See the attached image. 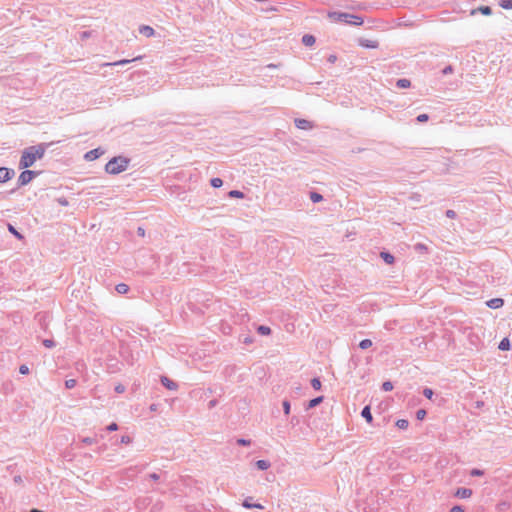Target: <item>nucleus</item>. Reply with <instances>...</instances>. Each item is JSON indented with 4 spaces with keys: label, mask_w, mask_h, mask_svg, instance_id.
Masks as SVG:
<instances>
[{
    "label": "nucleus",
    "mask_w": 512,
    "mask_h": 512,
    "mask_svg": "<svg viewBox=\"0 0 512 512\" xmlns=\"http://www.w3.org/2000/svg\"><path fill=\"white\" fill-rule=\"evenodd\" d=\"M52 143H39L25 148L19 160V169H26L32 167L37 160L44 157L47 148Z\"/></svg>",
    "instance_id": "nucleus-1"
},
{
    "label": "nucleus",
    "mask_w": 512,
    "mask_h": 512,
    "mask_svg": "<svg viewBox=\"0 0 512 512\" xmlns=\"http://www.w3.org/2000/svg\"><path fill=\"white\" fill-rule=\"evenodd\" d=\"M130 159L125 156H115L105 165V172L111 175H118L127 170Z\"/></svg>",
    "instance_id": "nucleus-2"
},
{
    "label": "nucleus",
    "mask_w": 512,
    "mask_h": 512,
    "mask_svg": "<svg viewBox=\"0 0 512 512\" xmlns=\"http://www.w3.org/2000/svg\"><path fill=\"white\" fill-rule=\"evenodd\" d=\"M328 16L336 22H343L353 26H360L363 24V19L360 16L346 12L334 11L330 12Z\"/></svg>",
    "instance_id": "nucleus-3"
},
{
    "label": "nucleus",
    "mask_w": 512,
    "mask_h": 512,
    "mask_svg": "<svg viewBox=\"0 0 512 512\" xmlns=\"http://www.w3.org/2000/svg\"><path fill=\"white\" fill-rule=\"evenodd\" d=\"M40 173V171L29 170L28 168L24 169L17 179L16 189L28 185Z\"/></svg>",
    "instance_id": "nucleus-4"
},
{
    "label": "nucleus",
    "mask_w": 512,
    "mask_h": 512,
    "mask_svg": "<svg viewBox=\"0 0 512 512\" xmlns=\"http://www.w3.org/2000/svg\"><path fill=\"white\" fill-rule=\"evenodd\" d=\"M15 176V170L8 167H0V183H6Z\"/></svg>",
    "instance_id": "nucleus-5"
},
{
    "label": "nucleus",
    "mask_w": 512,
    "mask_h": 512,
    "mask_svg": "<svg viewBox=\"0 0 512 512\" xmlns=\"http://www.w3.org/2000/svg\"><path fill=\"white\" fill-rule=\"evenodd\" d=\"M103 154H104V150H102L100 147L95 148V149H92V150L86 152L84 155V159L86 161H94V160L98 159Z\"/></svg>",
    "instance_id": "nucleus-6"
},
{
    "label": "nucleus",
    "mask_w": 512,
    "mask_h": 512,
    "mask_svg": "<svg viewBox=\"0 0 512 512\" xmlns=\"http://www.w3.org/2000/svg\"><path fill=\"white\" fill-rule=\"evenodd\" d=\"M473 494L472 489L466 487H459L454 493V496L460 499H467Z\"/></svg>",
    "instance_id": "nucleus-7"
},
{
    "label": "nucleus",
    "mask_w": 512,
    "mask_h": 512,
    "mask_svg": "<svg viewBox=\"0 0 512 512\" xmlns=\"http://www.w3.org/2000/svg\"><path fill=\"white\" fill-rule=\"evenodd\" d=\"M358 44L363 47V48H367V49H376L378 48L379 46V43L378 41L376 40H371V39H364V38H360L358 40Z\"/></svg>",
    "instance_id": "nucleus-8"
},
{
    "label": "nucleus",
    "mask_w": 512,
    "mask_h": 512,
    "mask_svg": "<svg viewBox=\"0 0 512 512\" xmlns=\"http://www.w3.org/2000/svg\"><path fill=\"white\" fill-rule=\"evenodd\" d=\"M294 123H295V126L298 128V129H302V130H310L313 128V124L311 121L309 120H306V119H302V118H296L294 120Z\"/></svg>",
    "instance_id": "nucleus-9"
},
{
    "label": "nucleus",
    "mask_w": 512,
    "mask_h": 512,
    "mask_svg": "<svg viewBox=\"0 0 512 512\" xmlns=\"http://www.w3.org/2000/svg\"><path fill=\"white\" fill-rule=\"evenodd\" d=\"M160 382L168 390H177L178 388V384L175 381L168 378L167 376H161Z\"/></svg>",
    "instance_id": "nucleus-10"
},
{
    "label": "nucleus",
    "mask_w": 512,
    "mask_h": 512,
    "mask_svg": "<svg viewBox=\"0 0 512 512\" xmlns=\"http://www.w3.org/2000/svg\"><path fill=\"white\" fill-rule=\"evenodd\" d=\"M486 305L491 309H499L504 305V299L492 298L486 302Z\"/></svg>",
    "instance_id": "nucleus-11"
},
{
    "label": "nucleus",
    "mask_w": 512,
    "mask_h": 512,
    "mask_svg": "<svg viewBox=\"0 0 512 512\" xmlns=\"http://www.w3.org/2000/svg\"><path fill=\"white\" fill-rule=\"evenodd\" d=\"M381 259L388 265H392L395 262V257L389 251L383 250L380 252Z\"/></svg>",
    "instance_id": "nucleus-12"
},
{
    "label": "nucleus",
    "mask_w": 512,
    "mask_h": 512,
    "mask_svg": "<svg viewBox=\"0 0 512 512\" xmlns=\"http://www.w3.org/2000/svg\"><path fill=\"white\" fill-rule=\"evenodd\" d=\"M140 34L146 36V37H152L155 34V30L149 26V25H141L139 27Z\"/></svg>",
    "instance_id": "nucleus-13"
},
{
    "label": "nucleus",
    "mask_w": 512,
    "mask_h": 512,
    "mask_svg": "<svg viewBox=\"0 0 512 512\" xmlns=\"http://www.w3.org/2000/svg\"><path fill=\"white\" fill-rule=\"evenodd\" d=\"M242 505L244 508H247V509H251V508L263 509L264 508L263 505H261L260 503H253L251 497L246 498L243 501Z\"/></svg>",
    "instance_id": "nucleus-14"
},
{
    "label": "nucleus",
    "mask_w": 512,
    "mask_h": 512,
    "mask_svg": "<svg viewBox=\"0 0 512 512\" xmlns=\"http://www.w3.org/2000/svg\"><path fill=\"white\" fill-rule=\"evenodd\" d=\"M477 12H480L481 14H483L485 16H489L492 14V8L490 6L483 5V6L478 7L477 9H473L471 11V14L474 15Z\"/></svg>",
    "instance_id": "nucleus-15"
},
{
    "label": "nucleus",
    "mask_w": 512,
    "mask_h": 512,
    "mask_svg": "<svg viewBox=\"0 0 512 512\" xmlns=\"http://www.w3.org/2000/svg\"><path fill=\"white\" fill-rule=\"evenodd\" d=\"M315 42H316V38L312 34H304L302 37V44L304 46L310 47V46L314 45Z\"/></svg>",
    "instance_id": "nucleus-16"
},
{
    "label": "nucleus",
    "mask_w": 512,
    "mask_h": 512,
    "mask_svg": "<svg viewBox=\"0 0 512 512\" xmlns=\"http://www.w3.org/2000/svg\"><path fill=\"white\" fill-rule=\"evenodd\" d=\"M324 400V397L323 396H317L311 400L308 401L307 405H306V410H309V409H312V408H315L316 406H318L319 404H321Z\"/></svg>",
    "instance_id": "nucleus-17"
},
{
    "label": "nucleus",
    "mask_w": 512,
    "mask_h": 512,
    "mask_svg": "<svg viewBox=\"0 0 512 512\" xmlns=\"http://www.w3.org/2000/svg\"><path fill=\"white\" fill-rule=\"evenodd\" d=\"M361 416L368 422V423H372L373 421V416H372V413H371V408L370 406H365L363 407L362 411H361Z\"/></svg>",
    "instance_id": "nucleus-18"
},
{
    "label": "nucleus",
    "mask_w": 512,
    "mask_h": 512,
    "mask_svg": "<svg viewBox=\"0 0 512 512\" xmlns=\"http://www.w3.org/2000/svg\"><path fill=\"white\" fill-rule=\"evenodd\" d=\"M270 466L271 464L268 460L261 459L255 462V467L261 471L267 470Z\"/></svg>",
    "instance_id": "nucleus-19"
},
{
    "label": "nucleus",
    "mask_w": 512,
    "mask_h": 512,
    "mask_svg": "<svg viewBox=\"0 0 512 512\" xmlns=\"http://www.w3.org/2000/svg\"><path fill=\"white\" fill-rule=\"evenodd\" d=\"M411 86V81L407 78H400L396 81V87L399 89H406Z\"/></svg>",
    "instance_id": "nucleus-20"
},
{
    "label": "nucleus",
    "mask_w": 512,
    "mask_h": 512,
    "mask_svg": "<svg viewBox=\"0 0 512 512\" xmlns=\"http://www.w3.org/2000/svg\"><path fill=\"white\" fill-rule=\"evenodd\" d=\"M256 331L259 335H262V336H268L272 332L271 328L266 325L257 326Z\"/></svg>",
    "instance_id": "nucleus-21"
},
{
    "label": "nucleus",
    "mask_w": 512,
    "mask_h": 512,
    "mask_svg": "<svg viewBox=\"0 0 512 512\" xmlns=\"http://www.w3.org/2000/svg\"><path fill=\"white\" fill-rule=\"evenodd\" d=\"M510 348H511V343L507 337L503 338L498 345V349L501 351H508V350H510Z\"/></svg>",
    "instance_id": "nucleus-22"
},
{
    "label": "nucleus",
    "mask_w": 512,
    "mask_h": 512,
    "mask_svg": "<svg viewBox=\"0 0 512 512\" xmlns=\"http://www.w3.org/2000/svg\"><path fill=\"white\" fill-rule=\"evenodd\" d=\"M309 198L313 203H319L323 200V196L317 191H310Z\"/></svg>",
    "instance_id": "nucleus-23"
},
{
    "label": "nucleus",
    "mask_w": 512,
    "mask_h": 512,
    "mask_svg": "<svg viewBox=\"0 0 512 512\" xmlns=\"http://www.w3.org/2000/svg\"><path fill=\"white\" fill-rule=\"evenodd\" d=\"M8 231L14 235L17 239L22 240L24 236L11 224H7Z\"/></svg>",
    "instance_id": "nucleus-24"
},
{
    "label": "nucleus",
    "mask_w": 512,
    "mask_h": 512,
    "mask_svg": "<svg viewBox=\"0 0 512 512\" xmlns=\"http://www.w3.org/2000/svg\"><path fill=\"white\" fill-rule=\"evenodd\" d=\"M115 290L119 294H126L129 291V286L125 283H119L115 286Z\"/></svg>",
    "instance_id": "nucleus-25"
},
{
    "label": "nucleus",
    "mask_w": 512,
    "mask_h": 512,
    "mask_svg": "<svg viewBox=\"0 0 512 512\" xmlns=\"http://www.w3.org/2000/svg\"><path fill=\"white\" fill-rule=\"evenodd\" d=\"M310 383L314 390H320L322 387V383L319 377L312 378Z\"/></svg>",
    "instance_id": "nucleus-26"
},
{
    "label": "nucleus",
    "mask_w": 512,
    "mask_h": 512,
    "mask_svg": "<svg viewBox=\"0 0 512 512\" xmlns=\"http://www.w3.org/2000/svg\"><path fill=\"white\" fill-rule=\"evenodd\" d=\"M210 185L213 188H220L223 185V180L219 177H214L210 180Z\"/></svg>",
    "instance_id": "nucleus-27"
},
{
    "label": "nucleus",
    "mask_w": 512,
    "mask_h": 512,
    "mask_svg": "<svg viewBox=\"0 0 512 512\" xmlns=\"http://www.w3.org/2000/svg\"><path fill=\"white\" fill-rule=\"evenodd\" d=\"M228 196L230 198H240V199H242V198H244L245 195L240 190H231V191L228 192Z\"/></svg>",
    "instance_id": "nucleus-28"
},
{
    "label": "nucleus",
    "mask_w": 512,
    "mask_h": 512,
    "mask_svg": "<svg viewBox=\"0 0 512 512\" xmlns=\"http://www.w3.org/2000/svg\"><path fill=\"white\" fill-rule=\"evenodd\" d=\"M372 346V341L370 339H363L359 342V348L362 350L368 349Z\"/></svg>",
    "instance_id": "nucleus-29"
},
{
    "label": "nucleus",
    "mask_w": 512,
    "mask_h": 512,
    "mask_svg": "<svg viewBox=\"0 0 512 512\" xmlns=\"http://www.w3.org/2000/svg\"><path fill=\"white\" fill-rule=\"evenodd\" d=\"M139 59H141V57H135L132 60L122 59V60H119V61H116V62L112 63L111 65H114V66L125 65V64H128L130 62L137 61Z\"/></svg>",
    "instance_id": "nucleus-30"
},
{
    "label": "nucleus",
    "mask_w": 512,
    "mask_h": 512,
    "mask_svg": "<svg viewBox=\"0 0 512 512\" xmlns=\"http://www.w3.org/2000/svg\"><path fill=\"white\" fill-rule=\"evenodd\" d=\"M396 426L399 429H407L409 426V421L407 419H398L396 421Z\"/></svg>",
    "instance_id": "nucleus-31"
},
{
    "label": "nucleus",
    "mask_w": 512,
    "mask_h": 512,
    "mask_svg": "<svg viewBox=\"0 0 512 512\" xmlns=\"http://www.w3.org/2000/svg\"><path fill=\"white\" fill-rule=\"evenodd\" d=\"M381 389L385 392L391 391L393 389V383L391 381H384Z\"/></svg>",
    "instance_id": "nucleus-32"
},
{
    "label": "nucleus",
    "mask_w": 512,
    "mask_h": 512,
    "mask_svg": "<svg viewBox=\"0 0 512 512\" xmlns=\"http://www.w3.org/2000/svg\"><path fill=\"white\" fill-rule=\"evenodd\" d=\"M427 412L425 409H419L416 411V419L422 421L425 419Z\"/></svg>",
    "instance_id": "nucleus-33"
},
{
    "label": "nucleus",
    "mask_w": 512,
    "mask_h": 512,
    "mask_svg": "<svg viewBox=\"0 0 512 512\" xmlns=\"http://www.w3.org/2000/svg\"><path fill=\"white\" fill-rule=\"evenodd\" d=\"M433 395L434 391L431 388L425 387L423 389V396L426 397L427 399H432Z\"/></svg>",
    "instance_id": "nucleus-34"
},
{
    "label": "nucleus",
    "mask_w": 512,
    "mask_h": 512,
    "mask_svg": "<svg viewBox=\"0 0 512 512\" xmlns=\"http://www.w3.org/2000/svg\"><path fill=\"white\" fill-rule=\"evenodd\" d=\"M428 120H429V115L426 114V113L419 114L416 117V121L419 122V123H424V122H427Z\"/></svg>",
    "instance_id": "nucleus-35"
},
{
    "label": "nucleus",
    "mask_w": 512,
    "mask_h": 512,
    "mask_svg": "<svg viewBox=\"0 0 512 512\" xmlns=\"http://www.w3.org/2000/svg\"><path fill=\"white\" fill-rule=\"evenodd\" d=\"M282 406H283V411H284L285 415H288L291 410L290 402L288 400H284L282 402Z\"/></svg>",
    "instance_id": "nucleus-36"
},
{
    "label": "nucleus",
    "mask_w": 512,
    "mask_h": 512,
    "mask_svg": "<svg viewBox=\"0 0 512 512\" xmlns=\"http://www.w3.org/2000/svg\"><path fill=\"white\" fill-rule=\"evenodd\" d=\"M470 475L473 476V477H480V476L484 475V471L481 470V469H478V468H473L470 471Z\"/></svg>",
    "instance_id": "nucleus-37"
},
{
    "label": "nucleus",
    "mask_w": 512,
    "mask_h": 512,
    "mask_svg": "<svg viewBox=\"0 0 512 512\" xmlns=\"http://www.w3.org/2000/svg\"><path fill=\"white\" fill-rule=\"evenodd\" d=\"M500 6L503 9H512V0H501Z\"/></svg>",
    "instance_id": "nucleus-38"
},
{
    "label": "nucleus",
    "mask_w": 512,
    "mask_h": 512,
    "mask_svg": "<svg viewBox=\"0 0 512 512\" xmlns=\"http://www.w3.org/2000/svg\"><path fill=\"white\" fill-rule=\"evenodd\" d=\"M77 381L75 379H68L65 381V388L72 389L76 386Z\"/></svg>",
    "instance_id": "nucleus-39"
},
{
    "label": "nucleus",
    "mask_w": 512,
    "mask_h": 512,
    "mask_svg": "<svg viewBox=\"0 0 512 512\" xmlns=\"http://www.w3.org/2000/svg\"><path fill=\"white\" fill-rule=\"evenodd\" d=\"M82 442L86 445H92L97 443V439L95 437H84Z\"/></svg>",
    "instance_id": "nucleus-40"
},
{
    "label": "nucleus",
    "mask_w": 512,
    "mask_h": 512,
    "mask_svg": "<svg viewBox=\"0 0 512 512\" xmlns=\"http://www.w3.org/2000/svg\"><path fill=\"white\" fill-rule=\"evenodd\" d=\"M236 442L239 446H249L251 444V440L245 438H238Z\"/></svg>",
    "instance_id": "nucleus-41"
},
{
    "label": "nucleus",
    "mask_w": 512,
    "mask_h": 512,
    "mask_svg": "<svg viewBox=\"0 0 512 512\" xmlns=\"http://www.w3.org/2000/svg\"><path fill=\"white\" fill-rule=\"evenodd\" d=\"M454 72V68L452 65H447L443 70H442V74L443 75H449V74H452Z\"/></svg>",
    "instance_id": "nucleus-42"
},
{
    "label": "nucleus",
    "mask_w": 512,
    "mask_h": 512,
    "mask_svg": "<svg viewBox=\"0 0 512 512\" xmlns=\"http://www.w3.org/2000/svg\"><path fill=\"white\" fill-rule=\"evenodd\" d=\"M19 373L22 374V375H27L29 374V367L26 365V364H22L20 367H19Z\"/></svg>",
    "instance_id": "nucleus-43"
},
{
    "label": "nucleus",
    "mask_w": 512,
    "mask_h": 512,
    "mask_svg": "<svg viewBox=\"0 0 512 512\" xmlns=\"http://www.w3.org/2000/svg\"><path fill=\"white\" fill-rule=\"evenodd\" d=\"M132 442V438L129 435H122L120 438V443L129 444Z\"/></svg>",
    "instance_id": "nucleus-44"
},
{
    "label": "nucleus",
    "mask_w": 512,
    "mask_h": 512,
    "mask_svg": "<svg viewBox=\"0 0 512 512\" xmlns=\"http://www.w3.org/2000/svg\"><path fill=\"white\" fill-rule=\"evenodd\" d=\"M43 345L46 347V348H53L55 346V342L54 340L52 339H45L43 341Z\"/></svg>",
    "instance_id": "nucleus-45"
},
{
    "label": "nucleus",
    "mask_w": 512,
    "mask_h": 512,
    "mask_svg": "<svg viewBox=\"0 0 512 512\" xmlns=\"http://www.w3.org/2000/svg\"><path fill=\"white\" fill-rule=\"evenodd\" d=\"M106 430H107L108 432H114V431L118 430V424H117V423H115V422H112V423H110V424L106 427Z\"/></svg>",
    "instance_id": "nucleus-46"
},
{
    "label": "nucleus",
    "mask_w": 512,
    "mask_h": 512,
    "mask_svg": "<svg viewBox=\"0 0 512 512\" xmlns=\"http://www.w3.org/2000/svg\"><path fill=\"white\" fill-rule=\"evenodd\" d=\"M445 215L450 219H454L456 217V212L454 210L448 209L446 210Z\"/></svg>",
    "instance_id": "nucleus-47"
},
{
    "label": "nucleus",
    "mask_w": 512,
    "mask_h": 512,
    "mask_svg": "<svg viewBox=\"0 0 512 512\" xmlns=\"http://www.w3.org/2000/svg\"><path fill=\"white\" fill-rule=\"evenodd\" d=\"M449 512H464V509L461 505L453 506Z\"/></svg>",
    "instance_id": "nucleus-48"
},
{
    "label": "nucleus",
    "mask_w": 512,
    "mask_h": 512,
    "mask_svg": "<svg viewBox=\"0 0 512 512\" xmlns=\"http://www.w3.org/2000/svg\"><path fill=\"white\" fill-rule=\"evenodd\" d=\"M114 390H115L116 393H119V394L123 393L125 391V386L122 385V384H118V385L115 386Z\"/></svg>",
    "instance_id": "nucleus-49"
},
{
    "label": "nucleus",
    "mask_w": 512,
    "mask_h": 512,
    "mask_svg": "<svg viewBox=\"0 0 512 512\" xmlns=\"http://www.w3.org/2000/svg\"><path fill=\"white\" fill-rule=\"evenodd\" d=\"M336 60H337V56L334 54L329 55L327 58V61L331 64H334L336 62Z\"/></svg>",
    "instance_id": "nucleus-50"
},
{
    "label": "nucleus",
    "mask_w": 512,
    "mask_h": 512,
    "mask_svg": "<svg viewBox=\"0 0 512 512\" xmlns=\"http://www.w3.org/2000/svg\"><path fill=\"white\" fill-rule=\"evenodd\" d=\"M415 249L418 251H423V250H427V247H426V245H424L422 243H418L415 245Z\"/></svg>",
    "instance_id": "nucleus-51"
},
{
    "label": "nucleus",
    "mask_w": 512,
    "mask_h": 512,
    "mask_svg": "<svg viewBox=\"0 0 512 512\" xmlns=\"http://www.w3.org/2000/svg\"><path fill=\"white\" fill-rule=\"evenodd\" d=\"M148 477H149L152 481H158V480L160 479V476H159V474H157V473H151V474H149V476H148Z\"/></svg>",
    "instance_id": "nucleus-52"
},
{
    "label": "nucleus",
    "mask_w": 512,
    "mask_h": 512,
    "mask_svg": "<svg viewBox=\"0 0 512 512\" xmlns=\"http://www.w3.org/2000/svg\"><path fill=\"white\" fill-rule=\"evenodd\" d=\"M137 235L140 236V237H144L145 236V229L143 227H138L137 228Z\"/></svg>",
    "instance_id": "nucleus-53"
},
{
    "label": "nucleus",
    "mask_w": 512,
    "mask_h": 512,
    "mask_svg": "<svg viewBox=\"0 0 512 512\" xmlns=\"http://www.w3.org/2000/svg\"><path fill=\"white\" fill-rule=\"evenodd\" d=\"M58 203L62 206H67L68 205V201L66 198L62 197V198H59L58 199Z\"/></svg>",
    "instance_id": "nucleus-54"
},
{
    "label": "nucleus",
    "mask_w": 512,
    "mask_h": 512,
    "mask_svg": "<svg viewBox=\"0 0 512 512\" xmlns=\"http://www.w3.org/2000/svg\"><path fill=\"white\" fill-rule=\"evenodd\" d=\"M216 405H217V400H215V399L210 400V401H209V403H208V408H209V409H212V408H214Z\"/></svg>",
    "instance_id": "nucleus-55"
},
{
    "label": "nucleus",
    "mask_w": 512,
    "mask_h": 512,
    "mask_svg": "<svg viewBox=\"0 0 512 512\" xmlns=\"http://www.w3.org/2000/svg\"><path fill=\"white\" fill-rule=\"evenodd\" d=\"M149 410L151 412H156L158 410V404L156 403H152L150 406H149Z\"/></svg>",
    "instance_id": "nucleus-56"
},
{
    "label": "nucleus",
    "mask_w": 512,
    "mask_h": 512,
    "mask_svg": "<svg viewBox=\"0 0 512 512\" xmlns=\"http://www.w3.org/2000/svg\"><path fill=\"white\" fill-rule=\"evenodd\" d=\"M13 481H14L16 484H20V483H22V478H21V476H20V475H16V476H14Z\"/></svg>",
    "instance_id": "nucleus-57"
},
{
    "label": "nucleus",
    "mask_w": 512,
    "mask_h": 512,
    "mask_svg": "<svg viewBox=\"0 0 512 512\" xmlns=\"http://www.w3.org/2000/svg\"><path fill=\"white\" fill-rule=\"evenodd\" d=\"M483 405H484V403L482 401H477L476 402V407L477 408H481Z\"/></svg>",
    "instance_id": "nucleus-58"
},
{
    "label": "nucleus",
    "mask_w": 512,
    "mask_h": 512,
    "mask_svg": "<svg viewBox=\"0 0 512 512\" xmlns=\"http://www.w3.org/2000/svg\"><path fill=\"white\" fill-rule=\"evenodd\" d=\"M83 37H87V32H83Z\"/></svg>",
    "instance_id": "nucleus-59"
}]
</instances>
